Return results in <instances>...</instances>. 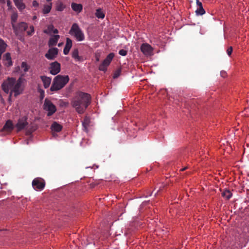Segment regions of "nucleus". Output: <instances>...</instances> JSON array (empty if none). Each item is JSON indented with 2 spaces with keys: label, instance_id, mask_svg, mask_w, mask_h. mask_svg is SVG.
I'll return each instance as SVG.
<instances>
[{
  "label": "nucleus",
  "instance_id": "nucleus-1",
  "mask_svg": "<svg viewBox=\"0 0 249 249\" xmlns=\"http://www.w3.org/2000/svg\"><path fill=\"white\" fill-rule=\"evenodd\" d=\"M90 103L91 96L90 94L82 91H78L71 99V105L78 114H83Z\"/></svg>",
  "mask_w": 249,
  "mask_h": 249
},
{
  "label": "nucleus",
  "instance_id": "nucleus-2",
  "mask_svg": "<svg viewBox=\"0 0 249 249\" xmlns=\"http://www.w3.org/2000/svg\"><path fill=\"white\" fill-rule=\"evenodd\" d=\"M23 80L22 78H19L17 80L14 78H9L2 84V89L6 93L10 92V97L13 93L15 97L21 94L24 89L22 84Z\"/></svg>",
  "mask_w": 249,
  "mask_h": 249
},
{
  "label": "nucleus",
  "instance_id": "nucleus-3",
  "mask_svg": "<svg viewBox=\"0 0 249 249\" xmlns=\"http://www.w3.org/2000/svg\"><path fill=\"white\" fill-rule=\"evenodd\" d=\"M68 75H58L53 79L50 90L52 91H57L62 89L69 82Z\"/></svg>",
  "mask_w": 249,
  "mask_h": 249
},
{
  "label": "nucleus",
  "instance_id": "nucleus-4",
  "mask_svg": "<svg viewBox=\"0 0 249 249\" xmlns=\"http://www.w3.org/2000/svg\"><path fill=\"white\" fill-rule=\"evenodd\" d=\"M69 33L74 36L78 41L84 40L85 36L77 23H73L69 31Z\"/></svg>",
  "mask_w": 249,
  "mask_h": 249
},
{
  "label": "nucleus",
  "instance_id": "nucleus-5",
  "mask_svg": "<svg viewBox=\"0 0 249 249\" xmlns=\"http://www.w3.org/2000/svg\"><path fill=\"white\" fill-rule=\"evenodd\" d=\"M44 109L48 112L47 116H52L56 111V107L53 103L48 99H45L44 103Z\"/></svg>",
  "mask_w": 249,
  "mask_h": 249
},
{
  "label": "nucleus",
  "instance_id": "nucleus-6",
  "mask_svg": "<svg viewBox=\"0 0 249 249\" xmlns=\"http://www.w3.org/2000/svg\"><path fill=\"white\" fill-rule=\"evenodd\" d=\"M114 57V54L113 53H111L108 54L102 64L99 65V70L101 71H106L107 67L110 65Z\"/></svg>",
  "mask_w": 249,
  "mask_h": 249
},
{
  "label": "nucleus",
  "instance_id": "nucleus-7",
  "mask_svg": "<svg viewBox=\"0 0 249 249\" xmlns=\"http://www.w3.org/2000/svg\"><path fill=\"white\" fill-rule=\"evenodd\" d=\"M114 57V54L113 53H111L108 54L102 64L99 65V70L101 71H106L107 67L110 65Z\"/></svg>",
  "mask_w": 249,
  "mask_h": 249
},
{
  "label": "nucleus",
  "instance_id": "nucleus-8",
  "mask_svg": "<svg viewBox=\"0 0 249 249\" xmlns=\"http://www.w3.org/2000/svg\"><path fill=\"white\" fill-rule=\"evenodd\" d=\"M45 185L44 180L40 178H35L32 181V186L34 189L36 191L43 190Z\"/></svg>",
  "mask_w": 249,
  "mask_h": 249
},
{
  "label": "nucleus",
  "instance_id": "nucleus-9",
  "mask_svg": "<svg viewBox=\"0 0 249 249\" xmlns=\"http://www.w3.org/2000/svg\"><path fill=\"white\" fill-rule=\"evenodd\" d=\"M15 34L18 35L19 33L24 32L28 28L27 23L24 22H21L17 25H15V27H12Z\"/></svg>",
  "mask_w": 249,
  "mask_h": 249
},
{
  "label": "nucleus",
  "instance_id": "nucleus-10",
  "mask_svg": "<svg viewBox=\"0 0 249 249\" xmlns=\"http://www.w3.org/2000/svg\"><path fill=\"white\" fill-rule=\"evenodd\" d=\"M141 51L146 56H150L153 54V48L147 43H143L141 46Z\"/></svg>",
  "mask_w": 249,
  "mask_h": 249
},
{
  "label": "nucleus",
  "instance_id": "nucleus-11",
  "mask_svg": "<svg viewBox=\"0 0 249 249\" xmlns=\"http://www.w3.org/2000/svg\"><path fill=\"white\" fill-rule=\"evenodd\" d=\"M50 73L56 75L60 71V64L57 61L53 62L50 65Z\"/></svg>",
  "mask_w": 249,
  "mask_h": 249
},
{
  "label": "nucleus",
  "instance_id": "nucleus-12",
  "mask_svg": "<svg viewBox=\"0 0 249 249\" xmlns=\"http://www.w3.org/2000/svg\"><path fill=\"white\" fill-rule=\"evenodd\" d=\"M28 124V123L27 122V118L26 117L19 119L16 125L18 131H20L25 128Z\"/></svg>",
  "mask_w": 249,
  "mask_h": 249
},
{
  "label": "nucleus",
  "instance_id": "nucleus-13",
  "mask_svg": "<svg viewBox=\"0 0 249 249\" xmlns=\"http://www.w3.org/2000/svg\"><path fill=\"white\" fill-rule=\"evenodd\" d=\"M58 54V49L52 48L50 49L45 54V56L49 60L54 59Z\"/></svg>",
  "mask_w": 249,
  "mask_h": 249
},
{
  "label": "nucleus",
  "instance_id": "nucleus-14",
  "mask_svg": "<svg viewBox=\"0 0 249 249\" xmlns=\"http://www.w3.org/2000/svg\"><path fill=\"white\" fill-rule=\"evenodd\" d=\"M13 128L14 127L12 121L11 120H8L1 129V132L4 133V134H5V133L11 132Z\"/></svg>",
  "mask_w": 249,
  "mask_h": 249
},
{
  "label": "nucleus",
  "instance_id": "nucleus-15",
  "mask_svg": "<svg viewBox=\"0 0 249 249\" xmlns=\"http://www.w3.org/2000/svg\"><path fill=\"white\" fill-rule=\"evenodd\" d=\"M3 61L4 64L6 67H10L12 65L11 54L9 53H7L3 56Z\"/></svg>",
  "mask_w": 249,
  "mask_h": 249
},
{
  "label": "nucleus",
  "instance_id": "nucleus-16",
  "mask_svg": "<svg viewBox=\"0 0 249 249\" xmlns=\"http://www.w3.org/2000/svg\"><path fill=\"white\" fill-rule=\"evenodd\" d=\"M72 40L70 38H67L66 45L63 50V53L64 54L67 55L69 53V52L72 47Z\"/></svg>",
  "mask_w": 249,
  "mask_h": 249
},
{
  "label": "nucleus",
  "instance_id": "nucleus-17",
  "mask_svg": "<svg viewBox=\"0 0 249 249\" xmlns=\"http://www.w3.org/2000/svg\"><path fill=\"white\" fill-rule=\"evenodd\" d=\"M15 5L20 11H22L25 7V4L23 3V0H13Z\"/></svg>",
  "mask_w": 249,
  "mask_h": 249
},
{
  "label": "nucleus",
  "instance_id": "nucleus-18",
  "mask_svg": "<svg viewBox=\"0 0 249 249\" xmlns=\"http://www.w3.org/2000/svg\"><path fill=\"white\" fill-rule=\"evenodd\" d=\"M40 78L43 83V86L44 88H48L50 85L52 80L51 78L46 76H41Z\"/></svg>",
  "mask_w": 249,
  "mask_h": 249
},
{
  "label": "nucleus",
  "instance_id": "nucleus-19",
  "mask_svg": "<svg viewBox=\"0 0 249 249\" xmlns=\"http://www.w3.org/2000/svg\"><path fill=\"white\" fill-rule=\"evenodd\" d=\"M51 128L53 132H59L61 131L62 126L56 122H54L51 125Z\"/></svg>",
  "mask_w": 249,
  "mask_h": 249
},
{
  "label": "nucleus",
  "instance_id": "nucleus-20",
  "mask_svg": "<svg viewBox=\"0 0 249 249\" xmlns=\"http://www.w3.org/2000/svg\"><path fill=\"white\" fill-rule=\"evenodd\" d=\"M60 36L59 35H54L52 37H51L49 40L48 45L49 46H55Z\"/></svg>",
  "mask_w": 249,
  "mask_h": 249
},
{
  "label": "nucleus",
  "instance_id": "nucleus-21",
  "mask_svg": "<svg viewBox=\"0 0 249 249\" xmlns=\"http://www.w3.org/2000/svg\"><path fill=\"white\" fill-rule=\"evenodd\" d=\"M90 121L89 117H85L83 121H82V126L84 128V130L86 132H88V128L90 124Z\"/></svg>",
  "mask_w": 249,
  "mask_h": 249
},
{
  "label": "nucleus",
  "instance_id": "nucleus-22",
  "mask_svg": "<svg viewBox=\"0 0 249 249\" xmlns=\"http://www.w3.org/2000/svg\"><path fill=\"white\" fill-rule=\"evenodd\" d=\"M71 6L73 11L78 13H80L82 11L83 8L82 4L75 3H72Z\"/></svg>",
  "mask_w": 249,
  "mask_h": 249
},
{
  "label": "nucleus",
  "instance_id": "nucleus-23",
  "mask_svg": "<svg viewBox=\"0 0 249 249\" xmlns=\"http://www.w3.org/2000/svg\"><path fill=\"white\" fill-rule=\"evenodd\" d=\"M95 15L96 17L97 18H98L103 19L105 18V16L104 12L101 8L97 9L96 10Z\"/></svg>",
  "mask_w": 249,
  "mask_h": 249
},
{
  "label": "nucleus",
  "instance_id": "nucleus-24",
  "mask_svg": "<svg viewBox=\"0 0 249 249\" xmlns=\"http://www.w3.org/2000/svg\"><path fill=\"white\" fill-rule=\"evenodd\" d=\"M232 195L231 192L227 189L224 190L222 193V196L227 200L230 199L232 196Z\"/></svg>",
  "mask_w": 249,
  "mask_h": 249
},
{
  "label": "nucleus",
  "instance_id": "nucleus-25",
  "mask_svg": "<svg viewBox=\"0 0 249 249\" xmlns=\"http://www.w3.org/2000/svg\"><path fill=\"white\" fill-rule=\"evenodd\" d=\"M18 18V15L17 13H14L11 15V22L12 27H15L16 22L17 21Z\"/></svg>",
  "mask_w": 249,
  "mask_h": 249
},
{
  "label": "nucleus",
  "instance_id": "nucleus-26",
  "mask_svg": "<svg viewBox=\"0 0 249 249\" xmlns=\"http://www.w3.org/2000/svg\"><path fill=\"white\" fill-rule=\"evenodd\" d=\"M52 9V3L49 4H46L44 6L42 12L44 14H48Z\"/></svg>",
  "mask_w": 249,
  "mask_h": 249
},
{
  "label": "nucleus",
  "instance_id": "nucleus-27",
  "mask_svg": "<svg viewBox=\"0 0 249 249\" xmlns=\"http://www.w3.org/2000/svg\"><path fill=\"white\" fill-rule=\"evenodd\" d=\"M78 53H79V52H78V50L77 49H74L72 53V57L74 59H75L78 61L80 60V59H81V58L79 56Z\"/></svg>",
  "mask_w": 249,
  "mask_h": 249
},
{
  "label": "nucleus",
  "instance_id": "nucleus-28",
  "mask_svg": "<svg viewBox=\"0 0 249 249\" xmlns=\"http://www.w3.org/2000/svg\"><path fill=\"white\" fill-rule=\"evenodd\" d=\"M65 6L61 2H58L56 6V10L58 11H62Z\"/></svg>",
  "mask_w": 249,
  "mask_h": 249
},
{
  "label": "nucleus",
  "instance_id": "nucleus-29",
  "mask_svg": "<svg viewBox=\"0 0 249 249\" xmlns=\"http://www.w3.org/2000/svg\"><path fill=\"white\" fill-rule=\"evenodd\" d=\"M54 27L53 25H50L48 26V28L46 30H44V33L46 34H51L53 30Z\"/></svg>",
  "mask_w": 249,
  "mask_h": 249
},
{
  "label": "nucleus",
  "instance_id": "nucleus-30",
  "mask_svg": "<svg viewBox=\"0 0 249 249\" xmlns=\"http://www.w3.org/2000/svg\"><path fill=\"white\" fill-rule=\"evenodd\" d=\"M196 15H203L205 13V11L203 7H198L196 11Z\"/></svg>",
  "mask_w": 249,
  "mask_h": 249
},
{
  "label": "nucleus",
  "instance_id": "nucleus-31",
  "mask_svg": "<svg viewBox=\"0 0 249 249\" xmlns=\"http://www.w3.org/2000/svg\"><path fill=\"white\" fill-rule=\"evenodd\" d=\"M59 105L61 107H67L69 106V103L68 102H66L62 100H60L59 101Z\"/></svg>",
  "mask_w": 249,
  "mask_h": 249
},
{
  "label": "nucleus",
  "instance_id": "nucleus-32",
  "mask_svg": "<svg viewBox=\"0 0 249 249\" xmlns=\"http://www.w3.org/2000/svg\"><path fill=\"white\" fill-rule=\"evenodd\" d=\"M38 92L40 93V98L41 99H42L45 96V92L44 91L40 89H38Z\"/></svg>",
  "mask_w": 249,
  "mask_h": 249
},
{
  "label": "nucleus",
  "instance_id": "nucleus-33",
  "mask_svg": "<svg viewBox=\"0 0 249 249\" xmlns=\"http://www.w3.org/2000/svg\"><path fill=\"white\" fill-rule=\"evenodd\" d=\"M120 73H121V70H117V71H115V72H114V75H113V78H117V77H118L119 76V75H120Z\"/></svg>",
  "mask_w": 249,
  "mask_h": 249
},
{
  "label": "nucleus",
  "instance_id": "nucleus-34",
  "mask_svg": "<svg viewBox=\"0 0 249 249\" xmlns=\"http://www.w3.org/2000/svg\"><path fill=\"white\" fill-rule=\"evenodd\" d=\"M127 51L124 49H121L119 51V54L122 56H125L127 54Z\"/></svg>",
  "mask_w": 249,
  "mask_h": 249
},
{
  "label": "nucleus",
  "instance_id": "nucleus-35",
  "mask_svg": "<svg viewBox=\"0 0 249 249\" xmlns=\"http://www.w3.org/2000/svg\"><path fill=\"white\" fill-rule=\"evenodd\" d=\"M21 66L24 68V71H27L28 70V68L27 67V64L25 62H22L21 64Z\"/></svg>",
  "mask_w": 249,
  "mask_h": 249
},
{
  "label": "nucleus",
  "instance_id": "nucleus-36",
  "mask_svg": "<svg viewBox=\"0 0 249 249\" xmlns=\"http://www.w3.org/2000/svg\"><path fill=\"white\" fill-rule=\"evenodd\" d=\"M232 52V47L231 46L229 47L227 50V53L228 55H231Z\"/></svg>",
  "mask_w": 249,
  "mask_h": 249
},
{
  "label": "nucleus",
  "instance_id": "nucleus-37",
  "mask_svg": "<svg viewBox=\"0 0 249 249\" xmlns=\"http://www.w3.org/2000/svg\"><path fill=\"white\" fill-rule=\"evenodd\" d=\"M30 29V31H28L27 33L28 35H32V34L34 32V28L33 26H31Z\"/></svg>",
  "mask_w": 249,
  "mask_h": 249
},
{
  "label": "nucleus",
  "instance_id": "nucleus-38",
  "mask_svg": "<svg viewBox=\"0 0 249 249\" xmlns=\"http://www.w3.org/2000/svg\"><path fill=\"white\" fill-rule=\"evenodd\" d=\"M33 6L37 7L38 6V3L36 0H34L32 3Z\"/></svg>",
  "mask_w": 249,
  "mask_h": 249
},
{
  "label": "nucleus",
  "instance_id": "nucleus-39",
  "mask_svg": "<svg viewBox=\"0 0 249 249\" xmlns=\"http://www.w3.org/2000/svg\"><path fill=\"white\" fill-rule=\"evenodd\" d=\"M196 4L198 7H203L202 3L199 1L198 0H196Z\"/></svg>",
  "mask_w": 249,
  "mask_h": 249
},
{
  "label": "nucleus",
  "instance_id": "nucleus-40",
  "mask_svg": "<svg viewBox=\"0 0 249 249\" xmlns=\"http://www.w3.org/2000/svg\"><path fill=\"white\" fill-rule=\"evenodd\" d=\"M54 34H57L58 33V30L56 29H53V32Z\"/></svg>",
  "mask_w": 249,
  "mask_h": 249
},
{
  "label": "nucleus",
  "instance_id": "nucleus-41",
  "mask_svg": "<svg viewBox=\"0 0 249 249\" xmlns=\"http://www.w3.org/2000/svg\"><path fill=\"white\" fill-rule=\"evenodd\" d=\"M11 2L10 0H7V5L8 7H10L11 6Z\"/></svg>",
  "mask_w": 249,
  "mask_h": 249
},
{
  "label": "nucleus",
  "instance_id": "nucleus-42",
  "mask_svg": "<svg viewBox=\"0 0 249 249\" xmlns=\"http://www.w3.org/2000/svg\"><path fill=\"white\" fill-rule=\"evenodd\" d=\"M187 168V167H185L183 168H182L180 170V171H183L184 170H185Z\"/></svg>",
  "mask_w": 249,
  "mask_h": 249
},
{
  "label": "nucleus",
  "instance_id": "nucleus-43",
  "mask_svg": "<svg viewBox=\"0 0 249 249\" xmlns=\"http://www.w3.org/2000/svg\"><path fill=\"white\" fill-rule=\"evenodd\" d=\"M37 17L36 16H34L33 17V20H36V19Z\"/></svg>",
  "mask_w": 249,
  "mask_h": 249
},
{
  "label": "nucleus",
  "instance_id": "nucleus-44",
  "mask_svg": "<svg viewBox=\"0 0 249 249\" xmlns=\"http://www.w3.org/2000/svg\"><path fill=\"white\" fill-rule=\"evenodd\" d=\"M33 131V130L30 131V130H28L27 131V133L29 134H31L32 133Z\"/></svg>",
  "mask_w": 249,
  "mask_h": 249
},
{
  "label": "nucleus",
  "instance_id": "nucleus-45",
  "mask_svg": "<svg viewBox=\"0 0 249 249\" xmlns=\"http://www.w3.org/2000/svg\"><path fill=\"white\" fill-rule=\"evenodd\" d=\"M96 60L97 61H99V57H96Z\"/></svg>",
  "mask_w": 249,
  "mask_h": 249
},
{
  "label": "nucleus",
  "instance_id": "nucleus-46",
  "mask_svg": "<svg viewBox=\"0 0 249 249\" xmlns=\"http://www.w3.org/2000/svg\"><path fill=\"white\" fill-rule=\"evenodd\" d=\"M61 45H62L61 43H59L58 46V47H60V46H61Z\"/></svg>",
  "mask_w": 249,
  "mask_h": 249
},
{
  "label": "nucleus",
  "instance_id": "nucleus-47",
  "mask_svg": "<svg viewBox=\"0 0 249 249\" xmlns=\"http://www.w3.org/2000/svg\"><path fill=\"white\" fill-rule=\"evenodd\" d=\"M47 0V1H51L52 0Z\"/></svg>",
  "mask_w": 249,
  "mask_h": 249
}]
</instances>
